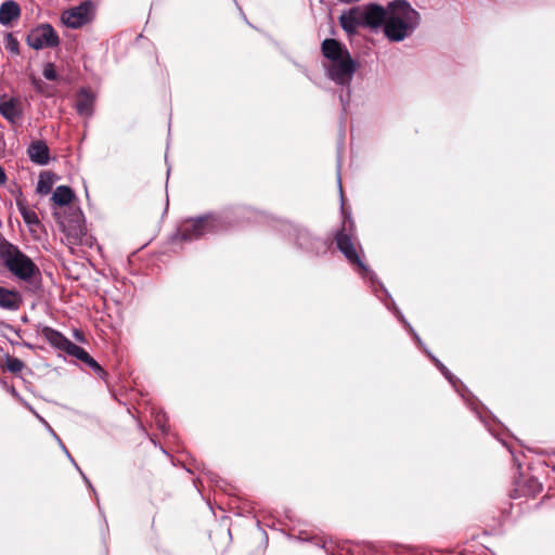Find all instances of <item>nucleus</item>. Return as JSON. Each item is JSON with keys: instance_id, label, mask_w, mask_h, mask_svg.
<instances>
[{"instance_id": "bb28decb", "label": "nucleus", "mask_w": 555, "mask_h": 555, "mask_svg": "<svg viewBox=\"0 0 555 555\" xmlns=\"http://www.w3.org/2000/svg\"><path fill=\"white\" fill-rule=\"evenodd\" d=\"M87 365L93 371L100 370V364L93 358H91V361H89Z\"/></svg>"}, {"instance_id": "9b49d317", "label": "nucleus", "mask_w": 555, "mask_h": 555, "mask_svg": "<svg viewBox=\"0 0 555 555\" xmlns=\"http://www.w3.org/2000/svg\"><path fill=\"white\" fill-rule=\"evenodd\" d=\"M39 333L53 347H55L62 351H65L66 353L69 350L70 346L74 344L67 337H65L61 332H59L50 326H42L40 328Z\"/></svg>"}, {"instance_id": "9d476101", "label": "nucleus", "mask_w": 555, "mask_h": 555, "mask_svg": "<svg viewBox=\"0 0 555 555\" xmlns=\"http://www.w3.org/2000/svg\"><path fill=\"white\" fill-rule=\"evenodd\" d=\"M514 486V498L532 496L542 490L541 483L535 478L522 473L515 477Z\"/></svg>"}, {"instance_id": "393cba45", "label": "nucleus", "mask_w": 555, "mask_h": 555, "mask_svg": "<svg viewBox=\"0 0 555 555\" xmlns=\"http://www.w3.org/2000/svg\"><path fill=\"white\" fill-rule=\"evenodd\" d=\"M396 314L397 317L399 318V320L404 324V326L406 328H409V331L411 332V334L413 335V337L415 338V340L417 341L418 345L422 344V340L421 338L418 337V335L414 332V330L411 327V325L406 322V320L404 319V317L402 315V313L396 308Z\"/></svg>"}, {"instance_id": "473e14b6", "label": "nucleus", "mask_w": 555, "mask_h": 555, "mask_svg": "<svg viewBox=\"0 0 555 555\" xmlns=\"http://www.w3.org/2000/svg\"><path fill=\"white\" fill-rule=\"evenodd\" d=\"M337 181H338V183L340 184V178H339V177L337 178Z\"/></svg>"}, {"instance_id": "423d86ee", "label": "nucleus", "mask_w": 555, "mask_h": 555, "mask_svg": "<svg viewBox=\"0 0 555 555\" xmlns=\"http://www.w3.org/2000/svg\"><path fill=\"white\" fill-rule=\"evenodd\" d=\"M222 228V225L216 224L211 215H206L195 219L191 218L179 224L173 240L179 238L181 241H192L212 230H219Z\"/></svg>"}, {"instance_id": "4468645a", "label": "nucleus", "mask_w": 555, "mask_h": 555, "mask_svg": "<svg viewBox=\"0 0 555 555\" xmlns=\"http://www.w3.org/2000/svg\"><path fill=\"white\" fill-rule=\"evenodd\" d=\"M93 94L87 89H81L76 100V109L78 114L83 117H90L93 113Z\"/></svg>"}, {"instance_id": "20e7f679", "label": "nucleus", "mask_w": 555, "mask_h": 555, "mask_svg": "<svg viewBox=\"0 0 555 555\" xmlns=\"http://www.w3.org/2000/svg\"><path fill=\"white\" fill-rule=\"evenodd\" d=\"M346 211L341 210L344 216L343 229L335 236L337 248L363 279H367L373 285L377 283L378 287L388 295L384 285L377 280L376 274L363 262L361 258L362 248L353 234V222L346 215Z\"/></svg>"}, {"instance_id": "cd10ccee", "label": "nucleus", "mask_w": 555, "mask_h": 555, "mask_svg": "<svg viewBox=\"0 0 555 555\" xmlns=\"http://www.w3.org/2000/svg\"><path fill=\"white\" fill-rule=\"evenodd\" d=\"M57 442H60L62 449L64 450V452L66 453L67 457L70 460L72 463H74V459L72 457L70 453L68 452V450L65 448V446L61 442V439H57Z\"/></svg>"}, {"instance_id": "4be33fe9", "label": "nucleus", "mask_w": 555, "mask_h": 555, "mask_svg": "<svg viewBox=\"0 0 555 555\" xmlns=\"http://www.w3.org/2000/svg\"><path fill=\"white\" fill-rule=\"evenodd\" d=\"M431 360L436 364V366L440 370V372L448 378V380L455 385V378L452 373L435 357L430 356Z\"/></svg>"}, {"instance_id": "412c9836", "label": "nucleus", "mask_w": 555, "mask_h": 555, "mask_svg": "<svg viewBox=\"0 0 555 555\" xmlns=\"http://www.w3.org/2000/svg\"><path fill=\"white\" fill-rule=\"evenodd\" d=\"M5 365L11 373H20L24 369V362L15 357H9Z\"/></svg>"}, {"instance_id": "7ed1b4c3", "label": "nucleus", "mask_w": 555, "mask_h": 555, "mask_svg": "<svg viewBox=\"0 0 555 555\" xmlns=\"http://www.w3.org/2000/svg\"><path fill=\"white\" fill-rule=\"evenodd\" d=\"M322 54L328 61L325 65L327 77L343 87H350L357 70V63L349 51L336 39H325L321 46ZM350 90L348 89L347 98Z\"/></svg>"}, {"instance_id": "dca6fc26", "label": "nucleus", "mask_w": 555, "mask_h": 555, "mask_svg": "<svg viewBox=\"0 0 555 555\" xmlns=\"http://www.w3.org/2000/svg\"><path fill=\"white\" fill-rule=\"evenodd\" d=\"M27 153L29 158L38 165H46L49 162V149L42 141L31 143Z\"/></svg>"}, {"instance_id": "a878e982", "label": "nucleus", "mask_w": 555, "mask_h": 555, "mask_svg": "<svg viewBox=\"0 0 555 555\" xmlns=\"http://www.w3.org/2000/svg\"><path fill=\"white\" fill-rule=\"evenodd\" d=\"M75 465V467L79 470L80 475L82 476L83 480L86 481V483L88 485V487L90 489H92V491H94V489L92 488V485L91 482L89 481V479L86 477V475L80 470L79 466L74 462L73 463Z\"/></svg>"}, {"instance_id": "f3484780", "label": "nucleus", "mask_w": 555, "mask_h": 555, "mask_svg": "<svg viewBox=\"0 0 555 555\" xmlns=\"http://www.w3.org/2000/svg\"><path fill=\"white\" fill-rule=\"evenodd\" d=\"M74 196L75 194L69 186L60 185L54 190L52 201L59 206H65L72 203Z\"/></svg>"}, {"instance_id": "c85d7f7f", "label": "nucleus", "mask_w": 555, "mask_h": 555, "mask_svg": "<svg viewBox=\"0 0 555 555\" xmlns=\"http://www.w3.org/2000/svg\"><path fill=\"white\" fill-rule=\"evenodd\" d=\"M7 180V176H5V172L3 170V168L0 166V184H3Z\"/></svg>"}, {"instance_id": "5701e85b", "label": "nucleus", "mask_w": 555, "mask_h": 555, "mask_svg": "<svg viewBox=\"0 0 555 555\" xmlns=\"http://www.w3.org/2000/svg\"><path fill=\"white\" fill-rule=\"evenodd\" d=\"M5 48L11 53L17 54L20 51V43L18 41L13 37V35L9 34L5 39Z\"/></svg>"}, {"instance_id": "f8f14e48", "label": "nucleus", "mask_w": 555, "mask_h": 555, "mask_svg": "<svg viewBox=\"0 0 555 555\" xmlns=\"http://www.w3.org/2000/svg\"><path fill=\"white\" fill-rule=\"evenodd\" d=\"M0 114L7 120L15 122L22 116L21 103L17 99L7 98L5 95L0 99Z\"/></svg>"}, {"instance_id": "a211bd4d", "label": "nucleus", "mask_w": 555, "mask_h": 555, "mask_svg": "<svg viewBox=\"0 0 555 555\" xmlns=\"http://www.w3.org/2000/svg\"><path fill=\"white\" fill-rule=\"evenodd\" d=\"M21 215L23 216L24 221L29 227L30 231L36 233L37 230L41 227L39 217L36 212V210H20Z\"/></svg>"}, {"instance_id": "2eb2a0df", "label": "nucleus", "mask_w": 555, "mask_h": 555, "mask_svg": "<svg viewBox=\"0 0 555 555\" xmlns=\"http://www.w3.org/2000/svg\"><path fill=\"white\" fill-rule=\"evenodd\" d=\"M21 15L20 5L13 1L8 0L4 1L0 5V24L1 25H10L13 21L17 20Z\"/></svg>"}, {"instance_id": "ddd939ff", "label": "nucleus", "mask_w": 555, "mask_h": 555, "mask_svg": "<svg viewBox=\"0 0 555 555\" xmlns=\"http://www.w3.org/2000/svg\"><path fill=\"white\" fill-rule=\"evenodd\" d=\"M23 299L18 292L0 287V307L2 309L16 311L22 306Z\"/></svg>"}, {"instance_id": "39448f33", "label": "nucleus", "mask_w": 555, "mask_h": 555, "mask_svg": "<svg viewBox=\"0 0 555 555\" xmlns=\"http://www.w3.org/2000/svg\"><path fill=\"white\" fill-rule=\"evenodd\" d=\"M384 8L376 3L353 7L344 11L339 24L348 35H354L358 28L377 29L383 24Z\"/></svg>"}, {"instance_id": "7c9ffc66", "label": "nucleus", "mask_w": 555, "mask_h": 555, "mask_svg": "<svg viewBox=\"0 0 555 555\" xmlns=\"http://www.w3.org/2000/svg\"><path fill=\"white\" fill-rule=\"evenodd\" d=\"M94 373H96L102 378L106 375L105 371L103 370V367L101 365H100V370H95Z\"/></svg>"}, {"instance_id": "6ab92c4d", "label": "nucleus", "mask_w": 555, "mask_h": 555, "mask_svg": "<svg viewBox=\"0 0 555 555\" xmlns=\"http://www.w3.org/2000/svg\"><path fill=\"white\" fill-rule=\"evenodd\" d=\"M67 354L80 360L86 365L88 364L89 361H91L92 358L83 348L76 344H73L70 346L69 350L67 351Z\"/></svg>"}, {"instance_id": "2f4dec72", "label": "nucleus", "mask_w": 555, "mask_h": 555, "mask_svg": "<svg viewBox=\"0 0 555 555\" xmlns=\"http://www.w3.org/2000/svg\"><path fill=\"white\" fill-rule=\"evenodd\" d=\"M340 102L345 106L346 100H345V98L343 95H340Z\"/></svg>"}, {"instance_id": "aec40b11", "label": "nucleus", "mask_w": 555, "mask_h": 555, "mask_svg": "<svg viewBox=\"0 0 555 555\" xmlns=\"http://www.w3.org/2000/svg\"><path fill=\"white\" fill-rule=\"evenodd\" d=\"M52 180L50 176H40V179L38 181L37 191L41 194H49L52 189Z\"/></svg>"}, {"instance_id": "b1692460", "label": "nucleus", "mask_w": 555, "mask_h": 555, "mask_svg": "<svg viewBox=\"0 0 555 555\" xmlns=\"http://www.w3.org/2000/svg\"><path fill=\"white\" fill-rule=\"evenodd\" d=\"M42 74L43 77L48 80H55L57 77L54 65L52 63L44 65Z\"/></svg>"}, {"instance_id": "0eeeda50", "label": "nucleus", "mask_w": 555, "mask_h": 555, "mask_svg": "<svg viewBox=\"0 0 555 555\" xmlns=\"http://www.w3.org/2000/svg\"><path fill=\"white\" fill-rule=\"evenodd\" d=\"M54 217L62 231L74 242L80 241L87 233L82 210H54Z\"/></svg>"}, {"instance_id": "f03ea898", "label": "nucleus", "mask_w": 555, "mask_h": 555, "mask_svg": "<svg viewBox=\"0 0 555 555\" xmlns=\"http://www.w3.org/2000/svg\"><path fill=\"white\" fill-rule=\"evenodd\" d=\"M0 262L9 272L26 284V289L37 294L41 289V271L17 246L4 244L0 247Z\"/></svg>"}, {"instance_id": "1a4fd4ad", "label": "nucleus", "mask_w": 555, "mask_h": 555, "mask_svg": "<svg viewBox=\"0 0 555 555\" xmlns=\"http://www.w3.org/2000/svg\"><path fill=\"white\" fill-rule=\"evenodd\" d=\"M93 3L91 0L64 11L61 15L62 23L68 28L77 29L92 20Z\"/></svg>"}, {"instance_id": "6e6552de", "label": "nucleus", "mask_w": 555, "mask_h": 555, "mask_svg": "<svg viewBox=\"0 0 555 555\" xmlns=\"http://www.w3.org/2000/svg\"><path fill=\"white\" fill-rule=\"evenodd\" d=\"M26 42L35 50H41L57 47L60 44V38L50 24H40L29 31Z\"/></svg>"}, {"instance_id": "f257e3e1", "label": "nucleus", "mask_w": 555, "mask_h": 555, "mask_svg": "<svg viewBox=\"0 0 555 555\" xmlns=\"http://www.w3.org/2000/svg\"><path fill=\"white\" fill-rule=\"evenodd\" d=\"M384 34L390 40L399 42L411 36L420 24V14L405 0H395L384 8Z\"/></svg>"}, {"instance_id": "c756f323", "label": "nucleus", "mask_w": 555, "mask_h": 555, "mask_svg": "<svg viewBox=\"0 0 555 555\" xmlns=\"http://www.w3.org/2000/svg\"><path fill=\"white\" fill-rule=\"evenodd\" d=\"M512 455H513V461H514V464L520 468V462H519V457L513 453V451H511Z\"/></svg>"}]
</instances>
